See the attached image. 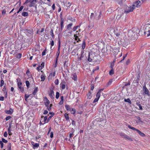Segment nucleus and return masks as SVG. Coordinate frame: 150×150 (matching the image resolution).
<instances>
[{"label": "nucleus", "instance_id": "nucleus-1", "mask_svg": "<svg viewBox=\"0 0 150 150\" xmlns=\"http://www.w3.org/2000/svg\"><path fill=\"white\" fill-rule=\"evenodd\" d=\"M128 35L130 38L134 40L136 39L138 37L137 32H135L134 30H130L128 31Z\"/></svg>", "mask_w": 150, "mask_h": 150}, {"label": "nucleus", "instance_id": "nucleus-2", "mask_svg": "<svg viewBox=\"0 0 150 150\" xmlns=\"http://www.w3.org/2000/svg\"><path fill=\"white\" fill-rule=\"evenodd\" d=\"M135 8V6L134 5H132V6H127L124 11L125 13L127 14L130 12L132 11Z\"/></svg>", "mask_w": 150, "mask_h": 150}, {"label": "nucleus", "instance_id": "nucleus-3", "mask_svg": "<svg viewBox=\"0 0 150 150\" xmlns=\"http://www.w3.org/2000/svg\"><path fill=\"white\" fill-rule=\"evenodd\" d=\"M122 30H120L118 31L117 29H116V30H115V33L117 37L118 38L120 37L122 33Z\"/></svg>", "mask_w": 150, "mask_h": 150}, {"label": "nucleus", "instance_id": "nucleus-4", "mask_svg": "<svg viewBox=\"0 0 150 150\" xmlns=\"http://www.w3.org/2000/svg\"><path fill=\"white\" fill-rule=\"evenodd\" d=\"M141 4V3L140 1L138 0L133 3V5H134L135 6V7H136L137 8L140 6Z\"/></svg>", "mask_w": 150, "mask_h": 150}, {"label": "nucleus", "instance_id": "nucleus-5", "mask_svg": "<svg viewBox=\"0 0 150 150\" xmlns=\"http://www.w3.org/2000/svg\"><path fill=\"white\" fill-rule=\"evenodd\" d=\"M38 0H32L30 2V4L29 6L30 7L33 6L38 1Z\"/></svg>", "mask_w": 150, "mask_h": 150}, {"label": "nucleus", "instance_id": "nucleus-6", "mask_svg": "<svg viewBox=\"0 0 150 150\" xmlns=\"http://www.w3.org/2000/svg\"><path fill=\"white\" fill-rule=\"evenodd\" d=\"M47 117L45 116L44 117V116H42L41 119L40 120L42 122H44V124H45V123L47 122L48 121L46 122L47 120Z\"/></svg>", "mask_w": 150, "mask_h": 150}, {"label": "nucleus", "instance_id": "nucleus-7", "mask_svg": "<svg viewBox=\"0 0 150 150\" xmlns=\"http://www.w3.org/2000/svg\"><path fill=\"white\" fill-rule=\"evenodd\" d=\"M143 89H144V93L145 94L147 95L148 96H149V91L148 89L144 86H143Z\"/></svg>", "mask_w": 150, "mask_h": 150}, {"label": "nucleus", "instance_id": "nucleus-8", "mask_svg": "<svg viewBox=\"0 0 150 150\" xmlns=\"http://www.w3.org/2000/svg\"><path fill=\"white\" fill-rule=\"evenodd\" d=\"M118 13H120L119 15H118L117 17H119V18L120 17H121L122 15L123 14L124 11H123V10L122 9H120L118 10Z\"/></svg>", "mask_w": 150, "mask_h": 150}, {"label": "nucleus", "instance_id": "nucleus-9", "mask_svg": "<svg viewBox=\"0 0 150 150\" xmlns=\"http://www.w3.org/2000/svg\"><path fill=\"white\" fill-rule=\"evenodd\" d=\"M18 90L20 91L22 93H23L24 91V89L22 86H18Z\"/></svg>", "mask_w": 150, "mask_h": 150}, {"label": "nucleus", "instance_id": "nucleus-10", "mask_svg": "<svg viewBox=\"0 0 150 150\" xmlns=\"http://www.w3.org/2000/svg\"><path fill=\"white\" fill-rule=\"evenodd\" d=\"M18 86H22V83L21 81V79L19 78L17 79Z\"/></svg>", "mask_w": 150, "mask_h": 150}, {"label": "nucleus", "instance_id": "nucleus-11", "mask_svg": "<svg viewBox=\"0 0 150 150\" xmlns=\"http://www.w3.org/2000/svg\"><path fill=\"white\" fill-rule=\"evenodd\" d=\"M13 112V110L11 109L9 110H7L5 111V112L8 114H11Z\"/></svg>", "mask_w": 150, "mask_h": 150}, {"label": "nucleus", "instance_id": "nucleus-12", "mask_svg": "<svg viewBox=\"0 0 150 150\" xmlns=\"http://www.w3.org/2000/svg\"><path fill=\"white\" fill-rule=\"evenodd\" d=\"M49 95L51 98H53L54 95V91L52 90H50Z\"/></svg>", "mask_w": 150, "mask_h": 150}, {"label": "nucleus", "instance_id": "nucleus-13", "mask_svg": "<svg viewBox=\"0 0 150 150\" xmlns=\"http://www.w3.org/2000/svg\"><path fill=\"white\" fill-rule=\"evenodd\" d=\"M91 93L92 92H91V91H89L88 93L87 94V97L89 99H91L92 98Z\"/></svg>", "mask_w": 150, "mask_h": 150}, {"label": "nucleus", "instance_id": "nucleus-14", "mask_svg": "<svg viewBox=\"0 0 150 150\" xmlns=\"http://www.w3.org/2000/svg\"><path fill=\"white\" fill-rule=\"evenodd\" d=\"M60 87L63 90L65 89L66 88V86L64 82L62 83V84H61Z\"/></svg>", "mask_w": 150, "mask_h": 150}, {"label": "nucleus", "instance_id": "nucleus-15", "mask_svg": "<svg viewBox=\"0 0 150 150\" xmlns=\"http://www.w3.org/2000/svg\"><path fill=\"white\" fill-rule=\"evenodd\" d=\"M61 100L59 103V104L60 105H62L63 104L64 101V97L63 96H62L61 97Z\"/></svg>", "mask_w": 150, "mask_h": 150}, {"label": "nucleus", "instance_id": "nucleus-16", "mask_svg": "<svg viewBox=\"0 0 150 150\" xmlns=\"http://www.w3.org/2000/svg\"><path fill=\"white\" fill-rule=\"evenodd\" d=\"M137 132L142 137H144L145 134L144 133L142 132L139 130H137Z\"/></svg>", "mask_w": 150, "mask_h": 150}, {"label": "nucleus", "instance_id": "nucleus-17", "mask_svg": "<svg viewBox=\"0 0 150 150\" xmlns=\"http://www.w3.org/2000/svg\"><path fill=\"white\" fill-rule=\"evenodd\" d=\"M65 107L67 111H70L71 110L70 107L68 105H65Z\"/></svg>", "mask_w": 150, "mask_h": 150}, {"label": "nucleus", "instance_id": "nucleus-18", "mask_svg": "<svg viewBox=\"0 0 150 150\" xmlns=\"http://www.w3.org/2000/svg\"><path fill=\"white\" fill-rule=\"evenodd\" d=\"M11 143H8L7 145V150H11Z\"/></svg>", "mask_w": 150, "mask_h": 150}, {"label": "nucleus", "instance_id": "nucleus-19", "mask_svg": "<svg viewBox=\"0 0 150 150\" xmlns=\"http://www.w3.org/2000/svg\"><path fill=\"white\" fill-rule=\"evenodd\" d=\"M50 103V101L47 98H46V101L45 103V105L46 106H47L49 105Z\"/></svg>", "mask_w": 150, "mask_h": 150}, {"label": "nucleus", "instance_id": "nucleus-20", "mask_svg": "<svg viewBox=\"0 0 150 150\" xmlns=\"http://www.w3.org/2000/svg\"><path fill=\"white\" fill-rule=\"evenodd\" d=\"M81 32V30L79 29L78 30L76 31L75 34H74L75 36H77L79 35V32Z\"/></svg>", "mask_w": 150, "mask_h": 150}, {"label": "nucleus", "instance_id": "nucleus-21", "mask_svg": "<svg viewBox=\"0 0 150 150\" xmlns=\"http://www.w3.org/2000/svg\"><path fill=\"white\" fill-rule=\"evenodd\" d=\"M38 91V88L37 87H35L34 88L33 92V94L35 95L37 93V91Z\"/></svg>", "mask_w": 150, "mask_h": 150}, {"label": "nucleus", "instance_id": "nucleus-22", "mask_svg": "<svg viewBox=\"0 0 150 150\" xmlns=\"http://www.w3.org/2000/svg\"><path fill=\"white\" fill-rule=\"evenodd\" d=\"M26 86L28 88H29L30 85V83L29 81H26L25 82Z\"/></svg>", "mask_w": 150, "mask_h": 150}, {"label": "nucleus", "instance_id": "nucleus-23", "mask_svg": "<svg viewBox=\"0 0 150 150\" xmlns=\"http://www.w3.org/2000/svg\"><path fill=\"white\" fill-rule=\"evenodd\" d=\"M11 126H9V127L8 128V134L9 135H12V133L11 132Z\"/></svg>", "mask_w": 150, "mask_h": 150}, {"label": "nucleus", "instance_id": "nucleus-24", "mask_svg": "<svg viewBox=\"0 0 150 150\" xmlns=\"http://www.w3.org/2000/svg\"><path fill=\"white\" fill-rule=\"evenodd\" d=\"M22 16H27L28 15V13L26 12H23L22 13Z\"/></svg>", "mask_w": 150, "mask_h": 150}, {"label": "nucleus", "instance_id": "nucleus-25", "mask_svg": "<svg viewBox=\"0 0 150 150\" xmlns=\"http://www.w3.org/2000/svg\"><path fill=\"white\" fill-rule=\"evenodd\" d=\"M114 73V70L113 68H112L111 70L109 71V74L110 75H112Z\"/></svg>", "mask_w": 150, "mask_h": 150}, {"label": "nucleus", "instance_id": "nucleus-26", "mask_svg": "<svg viewBox=\"0 0 150 150\" xmlns=\"http://www.w3.org/2000/svg\"><path fill=\"white\" fill-rule=\"evenodd\" d=\"M64 116L66 120H68L69 119V117L68 115V114L67 113H65L64 114Z\"/></svg>", "mask_w": 150, "mask_h": 150}, {"label": "nucleus", "instance_id": "nucleus-27", "mask_svg": "<svg viewBox=\"0 0 150 150\" xmlns=\"http://www.w3.org/2000/svg\"><path fill=\"white\" fill-rule=\"evenodd\" d=\"M32 145L33 146H34L38 147L39 146V144L38 143H34V142L32 143Z\"/></svg>", "mask_w": 150, "mask_h": 150}, {"label": "nucleus", "instance_id": "nucleus-28", "mask_svg": "<svg viewBox=\"0 0 150 150\" xmlns=\"http://www.w3.org/2000/svg\"><path fill=\"white\" fill-rule=\"evenodd\" d=\"M124 100L125 102H128L130 104H131V101L129 98H127V99H125Z\"/></svg>", "mask_w": 150, "mask_h": 150}, {"label": "nucleus", "instance_id": "nucleus-29", "mask_svg": "<svg viewBox=\"0 0 150 150\" xmlns=\"http://www.w3.org/2000/svg\"><path fill=\"white\" fill-rule=\"evenodd\" d=\"M128 127H129V128L131 129H133V130H135L137 132V130H138V129L135 128L134 127H131V126H130L129 125L128 126Z\"/></svg>", "mask_w": 150, "mask_h": 150}, {"label": "nucleus", "instance_id": "nucleus-30", "mask_svg": "<svg viewBox=\"0 0 150 150\" xmlns=\"http://www.w3.org/2000/svg\"><path fill=\"white\" fill-rule=\"evenodd\" d=\"M73 24L72 23H70L68 24V25H67V28L68 29H70L72 26Z\"/></svg>", "mask_w": 150, "mask_h": 150}, {"label": "nucleus", "instance_id": "nucleus-31", "mask_svg": "<svg viewBox=\"0 0 150 150\" xmlns=\"http://www.w3.org/2000/svg\"><path fill=\"white\" fill-rule=\"evenodd\" d=\"M72 78V79L75 81L77 79V76L75 75H73Z\"/></svg>", "mask_w": 150, "mask_h": 150}, {"label": "nucleus", "instance_id": "nucleus-32", "mask_svg": "<svg viewBox=\"0 0 150 150\" xmlns=\"http://www.w3.org/2000/svg\"><path fill=\"white\" fill-rule=\"evenodd\" d=\"M22 54L21 53H18L17 54L16 57L18 58H20L21 57Z\"/></svg>", "mask_w": 150, "mask_h": 150}, {"label": "nucleus", "instance_id": "nucleus-33", "mask_svg": "<svg viewBox=\"0 0 150 150\" xmlns=\"http://www.w3.org/2000/svg\"><path fill=\"white\" fill-rule=\"evenodd\" d=\"M100 94H101V93L100 92L98 91V92L97 93L96 95V96L97 98H99L100 96Z\"/></svg>", "mask_w": 150, "mask_h": 150}, {"label": "nucleus", "instance_id": "nucleus-34", "mask_svg": "<svg viewBox=\"0 0 150 150\" xmlns=\"http://www.w3.org/2000/svg\"><path fill=\"white\" fill-rule=\"evenodd\" d=\"M41 79L42 81H44L45 79V76L43 75H41Z\"/></svg>", "mask_w": 150, "mask_h": 150}, {"label": "nucleus", "instance_id": "nucleus-35", "mask_svg": "<svg viewBox=\"0 0 150 150\" xmlns=\"http://www.w3.org/2000/svg\"><path fill=\"white\" fill-rule=\"evenodd\" d=\"M74 37L75 38V40H77V42L78 41H79L80 40L79 38H78V36H75V35H74Z\"/></svg>", "mask_w": 150, "mask_h": 150}, {"label": "nucleus", "instance_id": "nucleus-36", "mask_svg": "<svg viewBox=\"0 0 150 150\" xmlns=\"http://www.w3.org/2000/svg\"><path fill=\"white\" fill-rule=\"evenodd\" d=\"M148 31H146L144 32V33L145 35H147V36H148L150 35V34L149 33V32H148Z\"/></svg>", "mask_w": 150, "mask_h": 150}, {"label": "nucleus", "instance_id": "nucleus-37", "mask_svg": "<svg viewBox=\"0 0 150 150\" xmlns=\"http://www.w3.org/2000/svg\"><path fill=\"white\" fill-rule=\"evenodd\" d=\"M59 93L58 92H57L56 93V98L57 99L59 98Z\"/></svg>", "mask_w": 150, "mask_h": 150}, {"label": "nucleus", "instance_id": "nucleus-38", "mask_svg": "<svg viewBox=\"0 0 150 150\" xmlns=\"http://www.w3.org/2000/svg\"><path fill=\"white\" fill-rule=\"evenodd\" d=\"M67 4V7L68 8H70V6L71 5V4H70V3L69 2H68Z\"/></svg>", "mask_w": 150, "mask_h": 150}, {"label": "nucleus", "instance_id": "nucleus-39", "mask_svg": "<svg viewBox=\"0 0 150 150\" xmlns=\"http://www.w3.org/2000/svg\"><path fill=\"white\" fill-rule=\"evenodd\" d=\"M4 81L3 80H1V84H0L1 87L2 86L4 85Z\"/></svg>", "mask_w": 150, "mask_h": 150}, {"label": "nucleus", "instance_id": "nucleus-40", "mask_svg": "<svg viewBox=\"0 0 150 150\" xmlns=\"http://www.w3.org/2000/svg\"><path fill=\"white\" fill-rule=\"evenodd\" d=\"M2 142H4V143H7L8 142V141L7 140H6L5 139H4L3 138H2Z\"/></svg>", "mask_w": 150, "mask_h": 150}, {"label": "nucleus", "instance_id": "nucleus-41", "mask_svg": "<svg viewBox=\"0 0 150 150\" xmlns=\"http://www.w3.org/2000/svg\"><path fill=\"white\" fill-rule=\"evenodd\" d=\"M139 78H140L139 75V74H138L137 76V78H136L135 79H136V80H135L136 81H138L139 79Z\"/></svg>", "mask_w": 150, "mask_h": 150}, {"label": "nucleus", "instance_id": "nucleus-42", "mask_svg": "<svg viewBox=\"0 0 150 150\" xmlns=\"http://www.w3.org/2000/svg\"><path fill=\"white\" fill-rule=\"evenodd\" d=\"M52 105V104H51L50 106H47V109L48 110L50 111L51 109V106Z\"/></svg>", "mask_w": 150, "mask_h": 150}, {"label": "nucleus", "instance_id": "nucleus-43", "mask_svg": "<svg viewBox=\"0 0 150 150\" xmlns=\"http://www.w3.org/2000/svg\"><path fill=\"white\" fill-rule=\"evenodd\" d=\"M79 27V26H76L74 27L73 28V31H75L76 29H77L78 27Z\"/></svg>", "mask_w": 150, "mask_h": 150}, {"label": "nucleus", "instance_id": "nucleus-44", "mask_svg": "<svg viewBox=\"0 0 150 150\" xmlns=\"http://www.w3.org/2000/svg\"><path fill=\"white\" fill-rule=\"evenodd\" d=\"M60 25H64V19L63 18H62L61 19Z\"/></svg>", "mask_w": 150, "mask_h": 150}, {"label": "nucleus", "instance_id": "nucleus-45", "mask_svg": "<svg viewBox=\"0 0 150 150\" xmlns=\"http://www.w3.org/2000/svg\"><path fill=\"white\" fill-rule=\"evenodd\" d=\"M50 33L51 34V36L52 38H54V34L53 33V31L52 30H51V31H50Z\"/></svg>", "mask_w": 150, "mask_h": 150}, {"label": "nucleus", "instance_id": "nucleus-46", "mask_svg": "<svg viewBox=\"0 0 150 150\" xmlns=\"http://www.w3.org/2000/svg\"><path fill=\"white\" fill-rule=\"evenodd\" d=\"M50 44L51 46V49H52V47L54 45V42L53 40H52L50 43Z\"/></svg>", "mask_w": 150, "mask_h": 150}, {"label": "nucleus", "instance_id": "nucleus-47", "mask_svg": "<svg viewBox=\"0 0 150 150\" xmlns=\"http://www.w3.org/2000/svg\"><path fill=\"white\" fill-rule=\"evenodd\" d=\"M75 110L74 108H72L71 111V113L72 114H74L75 113Z\"/></svg>", "mask_w": 150, "mask_h": 150}, {"label": "nucleus", "instance_id": "nucleus-48", "mask_svg": "<svg viewBox=\"0 0 150 150\" xmlns=\"http://www.w3.org/2000/svg\"><path fill=\"white\" fill-rule=\"evenodd\" d=\"M54 83L56 85H58L59 84L58 79H56Z\"/></svg>", "mask_w": 150, "mask_h": 150}, {"label": "nucleus", "instance_id": "nucleus-49", "mask_svg": "<svg viewBox=\"0 0 150 150\" xmlns=\"http://www.w3.org/2000/svg\"><path fill=\"white\" fill-rule=\"evenodd\" d=\"M99 99V98H96L93 100V103H96V102H98Z\"/></svg>", "mask_w": 150, "mask_h": 150}, {"label": "nucleus", "instance_id": "nucleus-50", "mask_svg": "<svg viewBox=\"0 0 150 150\" xmlns=\"http://www.w3.org/2000/svg\"><path fill=\"white\" fill-rule=\"evenodd\" d=\"M37 70H41L43 68V67L41 66H39L38 67H37Z\"/></svg>", "mask_w": 150, "mask_h": 150}, {"label": "nucleus", "instance_id": "nucleus-51", "mask_svg": "<svg viewBox=\"0 0 150 150\" xmlns=\"http://www.w3.org/2000/svg\"><path fill=\"white\" fill-rule=\"evenodd\" d=\"M53 114L52 115L49 117L47 119L48 122L53 117Z\"/></svg>", "mask_w": 150, "mask_h": 150}, {"label": "nucleus", "instance_id": "nucleus-52", "mask_svg": "<svg viewBox=\"0 0 150 150\" xmlns=\"http://www.w3.org/2000/svg\"><path fill=\"white\" fill-rule=\"evenodd\" d=\"M0 144L1 145V148H2L4 146V144L1 141H0Z\"/></svg>", "mask_w": 150, "mask_h": 150}, {"label": "nucleus", "instance_id": "nucleus-53", "mask_svg": "<svg viewBox=\"0 0 150 150\" xmlns=\"http://www.w3.org/2000/svg\"><path fill=\"white\" fill-rule=\"evenodd\" d=\"M50 75H51L52 76H54L55 75V72L51 73Z\"/></svg>", "mask_w": 150, "mask_h": 150}, {"label": "nucleus", "instance_id": "nucleus-54", "mask_svg": "<svg viewBox=\"0 0 150 150\" xmlns=\"http://www.w3.org/2000/svg\"><path fill=\"white\" fill-rule=\"evenodd\" d=\"M6 11L5 10H3L2 11V13L3 15H4L6 13Z\"/></svg>", "mask_w": 150, "mask_h": 150}, {"label": "nucleus", "instance_id": "nucleus-55", "mask_svg": "<svg viewBox=\"0 0 150 150\" xmlns=\"http://www.w3.org/2000/svg\"><path fill=\"white\" fill-rule=\"evenodd\" d=\"M85 42H84L83 43L82 45V48L83 49H85Z\"/></svg>", "mask_w": 150, "mask_h": 150}, {"label": "nucleus", "instance_id": "nucleus-56", "mask_svg": "<svg viewBox=\"0 0 150 150\" xmlns=\"http://www.w3.org/2000/svg\"><path fill=\"white\" fill-rule=\"evenodd\" d=\"M88 61L90 62H91L92 61V59L90 57L89 55H88Z\"/></svg>", "mask_w": 150, "mask_h": 150}, {"label": "nucleus", "instance_id": "nucleus-57", "mask_svg": "<svg viewBox=\"0 0 150 150\" xmlns=\"http://www.w3.org/2000/svg\"><path fill=\"white\" fill-rule=\"evenodd\" d=\"M73 132L72 133H71L69 134V137L70 138H71L73 135Z\"/></svg>", "mask_w": 150, "mask_h": 150}, {"label": "nucleus", "instance_id": "nucleus-58", "mask_svg": "<svg viewBox=\"0 0 150 150\" xmlns=\"http://www.w3.org/2000/svg\"><path fill=\"white\" fill-rule=\"evenodd\" d=\"M11 118V117L10 116H7L6 118V120H9Z\"/></svg>", "mask_w": 150, "mask_h": 150}, {"label": "nucleus", "instance_id": "nucleus-59", "mask_svg": "<svg viewBox=\"0 0 150 150\" xmlns=\"http://www.w3.org/2000/svg\"><path fill=\"white\" fill-rule=\"evenodd\" d=\"M53 133L52 132H51L50 133V137L51 138H53Z\"/></svg>", "mask_w": 150, "mask_h": 150}, {"label": "nucleus", "instance_id": "nucleus-60", "mask_svg": "<svg viewBox=\"0 0 150 150\" xmlns=\"http://www.w3.org/2000/svg\"><path fill=\"white\" fill-rule=\"evenodd\" d=\"M4 135L5 137H7V134L6 132H4Z\"/></svg>", "mask_w": 150, "mask_h": 150}, {"label": "nucleus", "instance_id": "nucleus-61", "mask_svg": "<svg viewBox=\"0 0 150 150\" xmlns=\"http://www.w3.org/2000/svg\"><path fill=\"white\" fill-rule=\"evenodd\" d=\"M94 13H91V19H93V17H94Z\"/></svg>", "mask_w": 150, "mask_h": 150}, {"label": "nucleus", "instance_id": "nucleus-62", "mask_svg": "<svg viewBox=\"0 0 150 150\" xmlns=\"http://www.w3.org/2000/svg\"><path fill=\"white\" fill-rule=\"evenodd\" d=\"M23 6H21L19 9V11H21L23 9Z\"/></svg>", "mask_w": 150, "mask_h": 150}, {"label": "nucleus", "instance_id": "nucleus-63", "mask_svg": "<svg viewBox=\"0 0 150 150\" xmlns=\"http://www.w3.org/2000/svg\"><path fill=\"white\" fill-rule=\"evenodd\" d=\"M52 8L53 10H54L55 9V6L54 4L52 6Z\"/></svg>", "mask_w": 150, "mask_h": 150}, {"label": "nucleus", "instance_id": "nucleus-64", "mask_svg": "<svg viewBox=\"0 0 150 150\" xmlns=\"http://www.w3.org/2000/svg\"><path fill=\"white\" fill-rule=\"evenodd\" d=\"M4 97L3 96L0 97V100L1 101H3L4 100Z\"/></svg>", "mask_w": 150, "mask_h": 150}]
</instances>
